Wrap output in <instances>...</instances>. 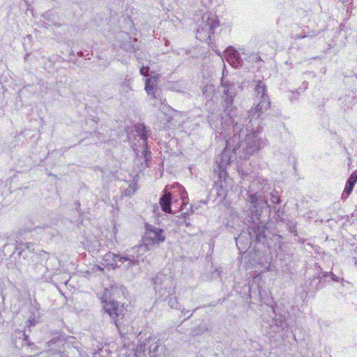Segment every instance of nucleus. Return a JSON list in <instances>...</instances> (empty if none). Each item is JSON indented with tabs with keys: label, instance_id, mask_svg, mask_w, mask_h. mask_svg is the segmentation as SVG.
Here are the masks:
<instances>
[{
	"label": "nucleus",
	"instance_id": "26",
	"mask_svg": "<svg viewBox=\"0 0 357 357\" xmlns=\"http://www.w3.org/2000/svg\"><path fill=\"white\" fill-rule=\"evenodd\" d=\"M98 120H99V118H97V120H96V119H93V120H91V123H92V122H93V123H95L96 125H97V124H98ZM91 127H93V125L92 123H91Z\"/></svg>",
	"mask_w": 357,
	"mask_h": 357
},
{
	"label": "nucleus",
	"instance_id": "15",
	"mask_svg": "<svg viewBox=\"0 0 357 357\" xmlns=\"http://www.w3.org/2000/svg\"><path fill=\"white\" fill-rule=\"evenodd\" d=\"M266 228L264 226H257L253 228L252 232L255 234L257 241H260L261 238H264V232Z\"/></svg>",
	"mask_w": 357,
	"mask_h": 357
},
{
	"label": "nucleus",
	"instance_id": "13",
	"mask_svg": "<svg viewBox=\"0 0 357 357\" xmlns=\"http://www.w3.org/2000/svg\"><path fill=\"white\" fill-rule=\"evenodd\" d=\"M172 204V194L167 192L166 190L164 191V194L160 199V204L163 211L165 213H172L171 209Z\"/></svg>",
	"mask_w": 357,
	"mask_h": 357
},
{
	"label": "nucleus",
	"instance_id": "20",
	"mask_svg": "<svg viewBox=\"0 0 357 357\" xmlns=\"http://www.w3.org/2000/svg\"><path fill=\"white\" fill-rule=\"evenodd\" d=\"M271 201L273 204H279L280 202V195L277 191L271 192Z\"/></svg>",
	"mask_w": 357,
	"mask_h": 357
},
{
	"label": "nucleus",
	"instance_id": "23",
	"mask_svg": "<svg viewBox=\"0 0 357 357\" xmlns=\"http://www.w3.org/2000/svg\"><path fill=\"white\" fill-rule=\"evenodd\" d=\"M181 197L182 199V204L186 205L188 203V198L187 196V192L183 189L181 193Z\"/></svg>",
	"mask_w": 357,
	"mask_h": 357
},
{
	"label": "nucleus",
	"instance_id": "27",
	"mask_svg": "<svg viewBox=\"0 0 357 357\" xmlns=\"http://www.w3.org/2000/svg\"><path fill=\"white\" fill-rule=\"evenodd\" d=\"M332 277H333V280L334 281L338 282V278H337L335 275H334L333 273H332Z\"/></svg>",
	"mask_w": 357,
	"mask_h": 357
},
{
	"label": "nucleus",
	"instance_id": "8",
	"mask_svg": "<svg viewBox=\"0 0 357 357\" xmlns=\"http://www.w3.org/2000/svg\"><path fill=\"white\" fill-rule=\"evenodd\" d=\"M245 142L247 144V146L245 149L246 155H252L261 147L264 146V142L257 139L254 134L247 135Z\"/></svg>",
	"mask_w": 357,
	"mask_h": 357
},
{
	"label": "nucleus",
	"instance_id": "3",
	"mask_svg": "<svg viewBox=\"0 0 357 357\" xmlns=\"http://www.w3.org/2000/svg\"><path fill=\"white\" fill-rule=\"evenodd\" d=\"M114 294V288L112 286L111 289H105L103 295L101 296L103 309L112 319L115 325L118 327L119 317H123L124 315V307L112 299V295Z\"/></svg>",
	"mask_w": 357,
	"mask_h": 357
},
{
	"label": "nucleus",
	"instance_id": "29",
	"mask_svg": "<svg viewBox=\"0 0 357 357\" xmlns=\"http://www.w3.org/2000/svg\"><path fill=\"white\" fill-rule=\"evenodd\" d=\"M170 121H171V118L169 117L168 119H167V122L169 123Z\"/></svg>",
	"mask_w": 357,
	"mask_h": 357
},
{
	"label": "nucleus",
	"instance_id": "6",
	"mask_svg": "<svg viewBox=\"0 0 357 357\" xmlns=\"http://www.w3.org/2000/svg\"><path fill=\"white\" fill-rule=\"evenodd\" d=\"M249 202L251 204L250 211L252 217L259 218L264 208H270L266 198L260 195H249Z\"/></svg>",
	"mask_w": 357,
	"mask_h": 357
},
{
	"label": "nucleus",
	"instance_id": "21",
	"mask_svg": "<svg viewBox=\"0 0 357 357\" xmlns=\"http://www.w3.org/2000/svg\"><path fill=\"white\" fill-rule=\"evenodd\" d=\"M143 146H144L143 154H144V158H146V160H147L149 158H151V151L149 150L147 141L144 142Z\"/></svg>",
	"mask_w": 357,
	"mask_h": 357
},
{
	"label": "nucleus",
	"instance_id": "28",
	"mask_svg": "<svg viewBox=\"0 0 357 357\" xmlns=\"http://www.w3.org/2000/svg\"><path fill=\"white\" fill-rule=\"evenodd\" d=\"M192 315V313H190L189 315H188L187 319L190 318Z\"/></svg>",
	"mask_w": 357,
	"mask_h": 357
},
{
	"label": "nucleus",
	"instance_id": "9",
	"mask_svg": "<svg viewBox=\"0 0 357 357\" xmlns=\"http://www.w3.org/2000/svg\"><path fill=\"white\" fill-rule=\"evenodd\" d=\"M230 181L231 179L228 177L226 170L218 171V179L215 183L218 195L225 194Z\"/></svg>",
	"mask_w": 357,
	"mask_h": 357
},
{
	"label": "nucleus",
	"instance_id": "10",
	"mask_svg": "<svg viewBox=\"0 0 357 357\" xmlns=\"http://www.w3.org/2000/svg\"><path fill=\"white\" fill-rule=\"evenodd\" d=\"M159 75L152 76L149 78H147L145 82V91L147 93L148 96H151L152 98H155V92L157 91V86L158 82Z\"/></svg>",
	"mask_w": 357,
	"mask_h": 357
},
{
	"label": "nucleus",
	"instance_id": "24",
	"mask_svg": "<svg viewBox=\"0 0 357 357\" xmlns=\"http://www.w3.org/2000/svg\"><path fill=\"white\" fill-rule=\"evenodd\" d=\"M149 70V67L148 66H142L140 70H139V73L141 75L145 76V77H148L149 74H148V72Z\"/></svg>",
	"mask_w": 357,
	"mask_h": 357
},
{
	"label": "nucleus",
	"instance_id": "16",
	"mask_svg": "<svg viewBox=\"0 0 357 357\" xmlns=\"http://www.w3.org/2000/svg\"><path fill=\"white\" fill-rule=\"evenodd\" d=\"M136 131L138 135L141 139L144 140V142H146L147 140V134L146 127L143 124H139L137 126Z\"/></svg>",
	"mask_w": 357,
	"mask_h": 357
},
{
	"label": "nucleus",
	"instance_id": "12",
	"mask_svg": "<svg viewBox=\"0 0 357 357\" xmlns=\"http://www.w3.org/2000/svg\"><path fill=\"white\" fill-rule=\"evenodd\" d=\"M227 54V61L234 67L237 68L242 64L243 61L237 51L231 48L230 50L228 49Z\"/></svg>",
	"mask_w": 357,
	"mask_h": 357
},
{
	"label": "nucleus",
	"instance_id": "17",
	"mask_svg": "<svg viewBox=\"0 0 357 357\" xmlns=\"http://www.w3.org/2000/svg\"><path fill=\"white\" fill-rule=\"evenodd\" d=\"M107 130L106 127H103V126L101 124L100 127H95L93 128V132H91V135H99V136H103L105 135Z\"/></svg>",
	"mask_w": 357,
	"mask_h": 357
},
{
	"label": "nucleus",
	"instance_id": "19",
	"mask_svg": "<svg viewBox=\"0 0 357 357\" xmlns=\"http://www.w3.org/2000/svg\"><path fill=\"white\" fill-rule=\"evenodd\" d=\"M137 190V184L132 183L129 185L128 188H126L124 191L125 196H131L133 195Z\"/></svg>",
	"mask_w": 357,
	"mask_h": 357
},
{
	"label": "nucleus",
	"instance_id": "25",
	"mask_svg": "<svg viewBox=\"0 0 357 357\" xmlns=\"http://www.w3.org/2000/svg\"><path fill=\"white\" fill-rule=\"evenodd\" d=\"M307 36L304 34V35H294V36H291V38L294 39V40H297V39H301V38H306Z\"/></svg>",
	"mask_w": 357,
	"mask_h": 357
},
{
	"label": "nucleus",
	"instance_id": "11",
	"mask_svg": "<svg viewBox=\"0 0 357 357\" xmlns=\"http://www.w3.org/2000/svg\"><path fill=\"white\" fill-rule=\"evenodd\" d=\"M357 182V174L354 172L347 180L344 190L342 194V199H346L351 193L355 184Z\"/></svg>",
	"mask_w": 357,
	"mask_h": 357
},
{
	"label": "nucleus",
	"instance_id": "22",
	"mask_svg": "<svg viewBox=\"0 0 357 357\" xmlns=\"http://www.w3.org/2000/svg\"><path fill=\"white\" fill-rule=\"evenodd\" d=\"M275 324L278 327H280L283 330L286 326L285 319L283 317H280L275 319Z\"/></svg>",
	"mask_w": 357,
	"mask_h": 357
},
{
	"label": "nucleus",
	"instance_id": "4",
	"mask_svg": "<svg viewBox=\"0 0 357 357\" xmlns=\"http://www.w3.org/2000/svg\"><path fill=\"white\" fill-rule=\"evenodd\" d=\"M256 97L260 99L257 105L249 111L250 118L258 119L261 114L266 111L271 105V101L266 92V85L261 81L257 82L255 86Z\"/></svg>",
	"mask_w": 357,
	"mask_h": 357
},
{
	"label": "nucleus",
	"instance_id": "18",
	"mask_svg": "<svg viewBox=\"0 0 357 357\" xmlns=\"http://www.w3.org/2000/svg\"><path fill=\"white\" fill-rule=\"evenodd\" d=\"M32 245H33V243H31L20 242V243L17 244V245L16 247V250H19L18 255H21L22 251H24L26 249H30Z\"/></svg>",
	"mask_w": 357,
	"mask_h": 357
},
{
	"label": "nucleus",
	"instance_id": "5",
	"mask_svg": "<svg viewBox=\"0 0 357 357\" xmlns=\"http://www.w3.org/2000/svg\"><path fill=\"white\" fill-rule=\"evenodd\" d=\"M164 231L151 225H146V231L143 236V242L148 247L153 248L155 245H159L160 243L165 241Z\"/></svg>",
	"mask_w": 357,
	"mask_h": 357
},
{
	"label": "nucleus",
	"instance_id": "2",
	"mask_svg": "<svg viewBox=\"0 0 357 357\" xmlns=\"http://www.w3.org/2000/svg\"><path fill=\"white\" fill-rule=\"evenodd\" d=\"M220 26V21L218 17L212 13L204 14L198 24L196 31V38L203 42H206L213 47V35L215 30Z\"/></svg>",
	"mask_w": 357,
	"mask_h": 357
},
{
	"label": "nucleus",
	"instance_id": "7",
	"mask_svg": "<svg viewBox=\"0 0 357 357\" xmlns=\"http://www.w3.org/2000/svg\"><path fill=\"white\" fill-rule=\"evenodd\" d=\"M221 87L224 95L223 98L225 103L226 104V109L231 110L234 99L237 93L235 85L228 81L222 80Z\"/></svg>",
	"mask_w": 357,
	"mask_h": 357
},
{
	"label": "nucleus",
	"instance_id": "14",
	"mask_svg": "<svg viewBox=\"0 0 357 357\" xmlns=\"http://www.w3.org/2000/svg\"><path fill=\"white\" fill-rule=\"evenodd\" d=\"M218 171L226 170V167L230 162V156L227 151L224 150L216 160Z\"/></svg>",
	"mask_w": 357,
	"mask_h": 357
},
{
	"label": "nucleus",
	"instance_id": "1",
	"mask_svg": "<svg viewBox=\"0 0 357 357\" xmlns=\"http://www.w3.org/2000/svg\"><path fill=\"white\" fill-rule=\"evenodd\" d=\"M151 250V248L148 247V245L143 242L142 245L135 246L130 250H127L124 256L108 252L105 255L104 259L107 262L108 265L116 267L120 266L118 264L119 262L123 264L126 261H128V267H130L138 265L140 261H143L145 257V253Z\"/></svg>",
	"mask_w": 357,
	"mask_h": 357
}]
</instances>
